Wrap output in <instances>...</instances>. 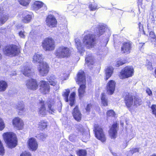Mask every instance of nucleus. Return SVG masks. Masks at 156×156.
I'll list each match as a JSON object with an SVG mask.
<instances>
[{
  "instance_id": "dca6fc26",
  "label": "nucleus",
  "mask_w": 156,
  "mask_h": 156,
  "mask_svg": "<svg viewBox=\"0 0 156 156\" xmlns=\"http://www.w3.org/2000/svg\"><path fill=\"white\" fill-rule=\"evenodd\" d=\"M20 52L19 46L12 44L10 45V57L17 55Z\"/></svg>"
},
{
  "instance_id": "69168bd1",
  "label": "nucleus",
  "mask_w": 156,
  "mask_h": 156,
  "mask_svg": "<svg viewBox=\"0 0 156 156\" xmlns=\"http://www.w3.org/2000/svg\"><path fill=\"white\" fill-rule=\"evenodd\" d=\"M1 44L0 43V48H1Z\"/></svg>"
},
{
  "instance_id": "f8f14e48",
  "label": "nucleus",
  "mask_w": 156,
  "mask_h": 156,
  "mask_svg": "<svg viewBox=\"0 0 156 156\" xmlns=\"http://www.w3.org/2000/svg\"><path fill=\"white\" fill-rule=\"evenodd\" d=\"M28 144L29 149L32 151H36L38 147L36 140L33 138H30L29 139Z\"/></svg>"
},
{
  "instance_id": "cd10ccee",
  "label": "nucleus",
  "mask_w": 156,
  "mask_h": 156,
  "mask_svg": "<svg viewBox=\"0 0 156 156\" xmlns=\"http://www.w3.org/2000/svg\"><path fill=\"white\" fill-rule=\"evenodd\" d=\"M80 85V88L78 89L79 97L80 98L83 97L85 92V89L86 87V84H79Z\"/></svg>"
},
{
  "instance_id": "bb28decb",
  "label": "nucleus",
  "mask_w": 156,
  "mask_h": 156,
  "mask_svg": "<svg viewBox=\"0 0 156 156\" xmlns=\"http://www.w3.org/2000/svg\"><path fill=\"white\" fill-rule=\"evenodd\" d=\"M113 69L112 67H108L105 70V80H108L112 76Z\"/></svg>"
},
{
  "instance_id": "8fccbe9b",
  "label": "nucleus",
  "mask_w": 156,
  "mask_h": 156,
  "mask_svg": "<svg viewBox=\"0 0 156 156\" xmlns=\"http://www.w3.org/2000/svg\"><path fill=\"white\" fill-rule=\"evenodd\" d=\"M89 8L90 9V10L94 11L97 9V5L96 4H90L89 5Z\"/></svg>"
},
{
  "instance_id": "c85d7f7f",
  "label": "nucleus",
  "mask_w": 156,
  "mask_h": 156,
  "mask_svg": "<svg viewBox=\"0 0 156 156\" xmlns=\"http://www.w3.org/2000/svg\"><path fill=\"white\" fill-rule=\"evenodd\" d=\"M26 15L23 17L22 21L24 23H29L31 20L32 18V15L31 13L30 14H27Z\"/></svg>"
},
{
  "instance_id": "473e14b6",
  "label": "nucleus",
  "mask_w": 156,
  "mask_h": 156,
  "mask_svg": "<svg viewBox=\"0 0 156 156\" xmlns=\"http://www.w3.org/2000/svg\"><path fill=\"white\" fill-rule=\"evenodd\" d=\"M23 68L22 70L23 73L26 76H30L31 73L30 69L28 66L24 67Z\"/></svg>"
},
{
  "instance_id": "c9c22d12",
  "label": "nucleus",
  "mask_w": 156,
  "mask_h": 156,
  "mask_svg": "<svg viewBox=\"0 0 156 156\" xmlns=\"http://www.w3.org/2000/svg\"><path fill=\"white\" fill-rule=\"evenodd\" d=\"M76 95V93L73 92L72 93L69 97V105L71 106H73V105L74 104V101L75 99V96Z\"/></svg>"
},
{
  "instance_id": "37998d69",
  "label": "nucleus",
  "mask_w": 156,
  "mask_h": 156,
  "mask_svg": "<svg viewBox=\"0 0 156 156\" xmlns=\"http://www.w3.org/2000/svg\"><path fill=\"white\" fill-rule=\"evenodd\" d=\"M3 51L4 54L7 56L10 55V46L8 45L5 47L3 49Z\"/></svg>"
},
{
  "instance_id": "b1692460",
  "label": "nucleus",
  "mask_w": 156,
  "mask_h": 156,
  "mask_svg": "<svg viewBox=\"0 0 156 156\" xmlns=\"http://www.w3.org/2000/svg\"><path fill=\"white\" fill-rule=\"evenodd\" d=\"M33 62L34 63L40 64V63L43 62L42 55L35 54L33 56Z\"/></svg>"
},
{
  "instance_id": "aec40b11",
  "label": "nucleus",
  "mask_w": 156,
  "mask_h": 156,
  "mask_svg": "<svg viewBox=\"0 0 156 156\" xmlns=\"http://www.w3.org/2000/svg\"><path fill=\"white\" fill-rule=\"evenodd\" d=\"M18 140L16 134L10 132V148L15 147L17 144Z\"/></svg>"
},
{
  "instance_id": "a211bd4d",
  "label": "nucleus",
  "mask_w": 156,
  "mask_h": 156,
  "mask_svg": "<svg viewBox=\"0 0 156 156\" xmlns=\"http://www.w3.org/2000/svg\"><path fill=\"white\" fill-rule=\"evenodd\" d=\"M77 82L78 84H86L85 74L83 71H80L78 73Z\"/></svg>"
},
{
  "instance_id": "6e6552de",
  "label": "nucleus",
  "mask_w": 156,
  "mask_h": 156,
  "mask_svg": "<svg viewBox=\"0 0 156 156\" xmlns=\"http://www.w3.org/2000/svg\"><path fill=\"white\" fill-rule=\"evenodd\" d=\"M12 124L14 127L18 129H22L23 128L24 123L23 120L19 117H15L12 120Z\"/></svg>"
},
{
  "instance_id": "a878e982",
  "label": "nucleus",
  "mask_w": 156,
  "mask_h": 156,
  "mask_svg": "<svg viewBox=\"0 0 156 156\" xmlns=\"http://www.w3.org/2000/svg\"><path fill=\"white\" fill-rule=\"evenodd\" d=\"M3 139L8 147H10V132H6L2 135Z\"/></svg>"
},
{
  "instance_id": "7c9ffc66",
  "label": "nucleus",
  "mask_w": 156,
  "mask_h": 156,
  "mask_svg": "<svg viewBox=\"0 0 156 156\" xmlns=\"http://www.w3.org/2000/svg\"><path fill=\"white\" fill-rule=\"evenodd\" d=\"M107 29L106 26L100 25L97 31V35L99 36L102 34Z\"/></svg>"
},
{
  "instance_id": "603ef678",
  "label": "nucleus",
  "mask_w": 156,
  "mask_h": 156,
  "mask_svg": "<svg viewBox=\"0 0 156 156\" xmlns=\"http://www.w3.org/2000/svg\"><path fill=\"white\" fill-rule=\"evenodd\" d=\"M153 114L155 115L156 117V105H153L151 107Z\"/></svg>"
},
{
  "instance_id": "2eb2a0df",
  "label": "nucleus",
  "mask_w": 156,
  "mask_h": 156,
  "mask_svg": "<svg viewBox=\"0 0 156 156\" xmlns=\"http://www.w3.org/2000/svg\"><path fill=\"white\" fill-rule=\"evenodd\" d=\"M40 86V90L42 93L44 94H46L49 92L50 90L49 86L46 82L41 81Z\"/></svg>"
},
{
  "instance_id": "f03ea898",
  "label": "nucleus",
  "mask_w": 156,
  "mask_h": 156,
  "mask_svg": "<svg viewBox=\"0 0 156 156\" xmlns=\"http://www.w3.org/2000/svg\"><path fill=\"white\" fill-rule=\"evenodd\" d=\"M71 53V51L69 48L62 46L57 49L55 55L58 58H62L68 57Z\"/></svg>"
},
{
  "instance_id": "338daca9",
  "label": "nucleus",
  "mask_w": 156,
  "mask_h": 156,
  "mask_svg": "<svg viewBox=\"0 0 156 156\" xmlns=\"http://www.w3.org/2000/svg\"><path fill=\"white\" fill-rule=\"evenodd\" d=\"M66 80V78H64V79H63V80Z\"/></svg>"
},
{
  "instance_id": "774afa93",
  "label": "nucleus",
  "mask_w": 156,
  "mask_h": 156,
  "mask_svg": "<svg viewBox=\"0 0 156 156\" xmlns=\"http://www.w3.org/2000/svg\"><path fill=\"white\" fill-rule=\"evenodd\" d=\"M71 139V137H69V139Z\"/></svg>"
},
{
  "instance_id": "3c124183",
  "label": "nucleus",
  "mask_w": 156,
  "mask_h": 156,
  "mask_svg": "<svg viewBox=\"0 0 156 156\" xmlns=\"http://www.w3.org/2000/svg\"><path fill=\"white\" fill-rule=\"evenodd\" d=\"M5 124L2 119L0 118V130H2L5 128Z\"/></svg>"
},
{
  "instance_id": "5fc2aeb1",
  "label": "nucleus",
  "mask_w": 156,
  "mask_h": 156,
  "mask_svg": "<svg viewBox=\"0 0 156 156\" xmlns=\"http://www.w3.org/2000/svg\"><path fill=\"white\" fill-rule=\"evenodd\" d=\"M62 103L60 102H59L58 103V104L57 105V109L59 112H60L62 109Z\"/></svg>"
},
{
  "instance_id": "2f4dec72",
  "label": "nucleus",
  "mask_w": 156,
  "mask_h": 156,
  "mask_svg": "<svg viewBox=\"0 0 156 156\" xmlns=\"http://www.w3.org/2000/svg\"><path fill=\"white\" fill-rule=\"evenodd\" d=\"M43 3L42 2L39 1H36L33 5V9L35 10H37L41 8L43 6Z\"/></svg>"
},
{
  "instance_id": "e433bc0d",
  "label": "nucleus",
  "mask_w": 156,
  "mask_h": 156,
  "mask_svg": "<svg viewBox=\"0 0 156 156\" xmlns=\"http://www.w3.org/2000/svg\"><path fill=\"white\" fill-rule=\"evenodd\" d=\"M142 103V100L139 97H135L134 100V105L136 106L141 105Z\"/></svg>"
},
{
  "instance_id": "0eeeda50",
  "label": "nucleus",
  "mask_w": 156,
  "mask_h": 156,
  "mask_svg": "<svg viewBox=\"0 0 156 156\" xmlns=\"http://www.w3.org/2000/svg\"><path fill=\"white\" fill-rule=\"evenodd\" d=\"M46 25L50 27H54L57 24V21L55 16L52 15H48L46 18Z\"/></svg>"
},
{
  "instance_id": "bf43d9fd",
  "label": "nucleus",
  "mask_w": 156,
  "mask_h": 156,
  "mask_svg": "<svg viewBox=\"0 0 156 156\" xmlns=\"http://www.w3.org/2000/svg\"><path fill=\"white\" fill-rule=\"evenodd\" d=\"M146 91L148 94L149 96H151L152 95V92L150 89L148 88H147L146 90Z\"/></svg>"
},
{
  "instance_id": "de8ad7c7",
  "label": "nucleus",
  "mask_w": 156,
  "mask_h": 156,
  "mask_svg": "<svg viewBox=\"0 0 156 156\" xmlns=\"http://www.w3.org/2000/svg\"><path fill=\"white\" fill-rule=\"evenodd\" d=\"M107 115L108 116L115 117V114L113 110H109L107 112Z\"/></svg>"
},
{
  "instance_id": "6ab92c4d",
  "label": "nucleus",
  "mask_w": 156,
  "mask_h": 156,
  "mask_svg": "<svg viewBox=\"0 0 156 156\" xmlns=\"http://www.w3.org/2000/svg\"><path fill=\"white\" fill-rule=\"evenodd\" d=\"M73 115L75 119L77 121H80L81 119V114L79 111L77 106L73 109L72 112Z\"/></svg>"
},
{
  "instance_id": "c756f323",
  "label": "nucleus",
  "mask_w": 156,
  "mask_h": 156,
  "mask_svg": "<svg viewBox=\"0 0 156 156\" xmlns=\"http://www.w3.org/2000/svg\"><path fill=\"white\" fill-rule=\"evenodd\" d=\"M41 103L43 104L41 105V106L39 108L38 113L42 116H44L46 114V110L44 105V101H41Z\"/></svg>"
},
{
  "instance_id": "39448f33",
  "label": "nucleus",
  "mask_w": 156,
  "mask_h": 156,
  "mask_svg": "<svg viewBox=\"0 0 156 156\" xmlns=\"http://www.w3.org/2000/svg\"><path fill=\"white\" fill-rule=\"evenodd\" d=\"M49 67L45 62L40 63L37 66V69L39 74L42 76H46L48 73Z\"/></svg>"
},
{
  "instance_id": "680f3d73",
  "label": "nucleus",
  "mask_w": 156,
  "mask_h": 156,
  "mask_svg": "<svg viewBox=\"0 0 156 156\" xmlns=\"http://www.w3.org/2000/svg\"><path fill=\"white\" fill-rule=\"evenodd\" d=\"M151 156H156V154H154L152 155Z\"/></svg>"
},
{
  "instance_id": "49530a36",
  "label": "nucleus",
  "mask_w": 156,
  "mask_h": 156,
  "mask_svg": "<svg viewBox=\"0 0 156 156\" xmlns=\"http://www.w3.org/2000/svg\"><path fill=\"white\" fill-rule=\"evenodd\" d=\"M20 4L23 6H26L28 5L30 0H19Z\"/></svg>"
},
{
  "instance_id": "c03bdc74",
  "label": "nucleus",
  "mask_w": 156,
  "mask_h": 156,
  "mask_svg": "<svg viewBox=\"0 0 156 156\" xmlns=\"http://www.w3.org/2000/svg\"><path fill=\"white\" fill-rule=\"evenodd\" d=\"M47 136V135L44 133H40L37 135V137L39 140L44 141Z\"/></svg>"
},
{
  "instance_id": "f257e3e1",
  "label": "nucleus",
  "mask_w": 156,
  "mask_h": 156,
  "mask_svg": "<svg viewBox=\"0 0 156 156\" xmlns=\"http://www.w3.org/2000/svg\"><path fill=\"white\" fill-rule=\"evenodd\" d=\"M83 44L87 48H93L96 44L95 37L94 34H89L84 36L83 39Z\"/></svg>"
},
{
  "instance_id": "f3484780",
  "label": "nucleus",
  "mask_w": 156,
  "mask_h": 156,
  "mask_svg": "<svg viewBox=\"0 0 156 156\" xmlns=\"http://www.w3.org/2000/svg\"><path fill=\"white\" fill-rule=\"evenodd\" d=\"M125 101L126 105L128 108L131 107L134 104L133 96L129 93L126 94L125 98Z\"/></svg>"
},
{
  "instance_id": "4c0bfd02",
  "label": "nucleus",
  "mask_w": 156,
  "mask_h": 156,
  "mask_svg": "<svg viewBox=\"0 0 156 156\" xmlns=\"http://www.w3.org/2000/svg\"><path fill=\"white\" fill-rule=\"evenodd\" d=\"M101 104L104 106H107L108 102L107 99L105 98V93H103L101 94Z\"/></svg>"
},
{
  "instance_id": "4468645a",
  "label": "nucleus",
  "mask_w": 156,
  "mask_h": 156,
  "mask_svg": "<svg viewBox=\"0 0 156 156\" xmlns=\"http://www.w3.org/2000/svg\"><path fill=\"white\" fill-rule=\"evenodd\" d=\"M115 83L113 80H111L107 83L106 89L108 94L110 95L113 94L115 88Z\"/></svg>"
},
{
  "instance_id": "f704fd0d",
  "label": "nucleus",
  "mask_w": 156,
  "mask_h": 156,
  "mask_svg": "<svg viewBox=\"0 0 156 156\" xmlns=\"http://www.w3.org/2000/svg\"><path fill=\"white\" fill-rule=\"evenodd\" d=\"M3 10L0 8V26L4 23L8 18L6 16H3Z\"/></svg>"
},
{
  "instance_id": "393cba45",
  "label": "nucleus",
  "mask_w": 156,
  "mask_h": 156,
  "mask_svg": "<svg viewBox=\"0 0 156 156\" xmlns=\"http://www.w3.org/2000/svg\"><path fill=\"white\" fill-rule=\"evenodd\" d=\"M16 108L19 113H22L24 112L25 106L23 101H20L16 105Z\"/></svg>"
},
{
  "instance_id": "20e7f679",
  "label": "nucleus",
  "mask_w": 156,
  "mask_h": 156,
  "mask_svg": "<svg viewBox=\"0 0 156 156\" xmlns=\"http://www.w3.org/2000/svg\"><path fill=\"white\" fill-rule=\"evenodd\" d=\"M94 131L96 137L102 142H104L106 140V137L102 128L97 125H94Z\"/></svg>"
},
{
  "instance_id": "72a5a7b5",
  "label": "nucleus",
  "mask_w": 156,
  "mask_h": 156,
  "mask_svg": "<svg viewBox=\"0 0 156 156\" xmlns=\"http://www.w3.org/2000/svg\"><path fill=\"white\" fill-rule=\"evenodd\" d=\"M55 77L51 76L48 77V80L50 84L53 86H56L58 85L57 81L55 80Z\"/></svg>"
},
{
  "instance_id": "a19ab883",
  "label": "nucleus",
  "mask_w": 156,
  "mask_h": 156,
  "mask_svg": "<svg viewBox=\"0 0 156 156\" xmlns=\"http://www.w3.org/2000/svg\"><path fill=\"white\" fill-rule=\"evenodd\" d=\"M70 93V90L69 89L65 90L63 92L62 95L65 97V101L66 102L68 101V97Z\"/></svg>"
},
{
  "instance_id": "6e6d98bb",
  "label": "nucleus",
  "mask_w": 156,
  "mask_h": 156,
  "mask_svg": "<svg viewBox=\"0 0 156 156\" xmlns=\"http://www.w3.org/2000/svg\"><path fill=\"white\" fill-rule=\"evenodd\" d=\"M19 35L21 38H25V35L24 34V32L20 31L19 33Z\"/></svg>"
},
{
  "instance_id": "13d9d810",
  "label": "nucleus",
  "mask_w": 156,
  "mask_h": 156,
  "mask_svg": "<svg viewBox=\"0 0 156 156\" xmlns=\"http://www.w3.org/2000/svg\"><path fill=\"white\" fill-rule=\"evenodd\" d=\"M139 148H134L132 150H131L130 151L131 152V153L133 154L134 153L136 152H139Z\"/></svg>"
},
{
  "instance_id": "1a4fd4ad",
  "label": "nucleus",
  "mask_w": 156,
  "mask_h": 156,
  "mask_svg": "<svg viewBox=\"0 0 156 156\" xmlns=\"http://www.w3.org/2000/svg\"><path fill=\"white\" fill-rule=\"evenodd\" d=\"M38 85L36 80L32 79L27 80L26 83L27 87L32 90H35L37 89Z\"/></svg>"
},
{
  "instance_id": "412c9836",
  "label": "nucleus",
  "mask_w": 156,
  "mask_h": 156,
  "mask_svg": "<svg viewBox=\"0 0 156 156\" xmlns=\"http://www.w3.org/2000/svg\"><path fill=\"white\" fill-rule=\"evenodd\" d=\"M117 124H114L112 126L111 128L109 130V134L110 137L112 138H116L117 133Z\"/></svg>"
},
{
  "instance_id": "e2e57ef3",
  "label": "nucleus",
  "mask_w": 156,
  "mask_h": 156,
  "mask_svg": "<svg viewBox=\"0 0 156 156\" xmlns=\"http://www.w3.org/2000/svg\"><path fill=\"white\" fill-rule=\"evenodd\" d=\"M69 156H73V155L70 154L69 155Z\"/></svg>"
},
{
  "instance_id": "7ed1b4c3",
  "label": "nucleus",
  "mask_w": 156,
  "mask_h": 156,
  "mask_svg": "<svg viewBox=\"0 0 156 156\" xmlns=\"http://www.w3.org/2000/svg\"><path fill=\"white\" fill-rule=\"evenodd\" d=\"M43 48L45 51L53 50L55 48L54 40L51 38H46L42 42Z\"/></svg>"
},
{
  "instance_id": "79ce46f5",
  "label": "nucleus",
  "mask_w": 156,
  "mask_h": 156,
  "mask_svg": "<svg viewBox=\"0 0 156 156\" xmlns=\"http://www.w3.org/2000/svg\"><path fill=\"white\" fill-rule=\"evenodd\" d=\"M47 126V122L43 121H41L39 123V127L41 130L45 129Z\"/></svg>"
},
{
  "instance_id": "ea45409f",
  "label": "nucleus",
  "mask_w": 156,
  "mask_h": 156,
  "mask_svg": "<svg viewBox=\"0 0 156 156\" xmlns=\"http://www.w3.org/2000/svg\"><path fill=\"white\" fill-rule=\"evenodd\" d=\"M7 87V83L4 81H0V91H4Z\"/></svg>"
},
{
  "instance_id": "ddd939ff",
  "label": "nucleus",
  "mask_w": 156,
  "mask_h": 156,
  "mask_svg": "<svg viewBox=\"0 0 156 156\" xmlns=\"http://www.w3.org/2000/svg\"><path fill=\"white\" fill-rule=\"evenodd\" d=\"M76 130L80 134L83 135V137L85 139H88L89 137V135L88 132H86L83 126L80 124H76L75 125Z\"/></svg>"
},
{
  "instance_id": "58836bf2",
  "label": "nucleus",
  "mask_w": 156,
  "mask_h": 156,
  "mask_svg": "<svg viewBox=\"0 0 156 156\" xmlns=\"http://www.w3.org/2000/svg\"><path fill=\"white\" fill-rule=\"evenodd\" d=\"M76 152L78 156H86L87 155V151L85 150H79Z\"/></svg>"
},
{
  "instance_id": "4be33fe9",
  "label": "nucleus",
  "mask_w": 156,
  "mask_h": 156,
  "mask_svg": "<svg viewBox=\"0 0 156 156\" xmlns=\"http://www.w3.org/2000/svg\"><path fill=\"white\" fill-rule=\"evenodd\" d=\"M75 43L76 47L78 51L81 54L84 51L85 49L83 45L81 43L79 39L76 38L75 39Z\"/></svg>"
},
{
  "instance_id": "9b49d317",
  "label": "nucleus",
  "mask_w": 156,
  "mask_h": 156,
  "mask_svg": "<svg viewBox=\"0 0 156 156\" xmlns=\"http://www.w3.org/2000/svg\"><path fill=\"white\" fill-rule=\"evenodd\" d=\"M46 105L48 107V111L50 114L55 113L56 109L55 105V101L51 99L47 101Z\"/></svg>"
},
{
  "instance_id": "864d4df0",
  "label": "nucleus",
  "mask_w": 156,
  "mask_h": 156,
  "mask_svg": "<svg viewBox=\"0 0 156 156\" xmlns=\"http://www.w3.org/2000/svg\"><path fill=\"white\" fill-rule=\"evenodd\" d=\"M20 156H31V155L29 152L25 151L22 153Z\"/></svg>"
},
{
  "instance_id": "423d86ee",
  "label": "nucleus",
  "mask_w": 156,
  "mask_h": 156,
  "mask_svg": "<svg viewBox=\"0 0 156 156\" xmlns=\"http://www.w3.org/2000/svg\"><path fill=\"white\" fill-rule=\"evenodd\" d=\"M133 69L129 66H127L122 69L120 73L119 77L121 79L127 78L132 76Z\"/></svg>"
},
{
  "instance_id": "4d7b16f0",
  "label": "nucleus",
  "mask_w": 156,
  "mask_h": 156,
  "mask_svg": "<svg viewBox=\"0 0 156 156\" xmlns=\"http://www.w3.org/2000/svg\"><path fill=\"white\" fill-rule=\"evenodd\" d=\"M92 105L91 104H88L87 105V106L86 108V110L87 112H88L90 111V109Z\"/></svg>"
},
{
  "instance_id": "0e129e2a",
  "label": "nucleus",
  "mask_w": 156,
  "mask_h": 156,
  "mask_svg": "<svg viewBox=\"0 0 156 156\" xmlns=\"http://www.w3.org/2000/svg\"><path fill=\"white\" fill-rule=\"evenodd\" d=\"M121 125H122V126H123V123H121Z\"/></svg>"
},
{
  "instance_id": "9d476101",
  "label": "nucleus",
  "mask_w": 156,
  "mask_h": 156,
  "mask_svg": "<svg viewBox=\"0 0 156 156\" xmlns=\"http://www.w3.org/2000/svg\"><path fill=\"white\" fill-rule=\"evenodd\" d=\"M132 43L130 42L127 41L123 43L121 47V51L122 53L128 54L130 52L132 48Z\"/></svg>"
},
{
  "instance_id": "09e8293b",
  "label": "nucleus",
  "mask_w": 156,
  "mask_h": 156,
  "mask_svg": "<svg viewBox=\"0 0 156 156\" xmlns=\"http://www.w3.org/2000/svg\"><path fill=\"white\" fill-rule=\"evenodd\" d=\"M125 63V62L122 60H119L117 61L115 64V66L116 67H118L122 65Z\"/></svg>"
},
{
  "instance_id": "052dcab7",
  "label": "nucleus",
  "mask_w": 156,
  "mask_h": 156,
  "mask_svg": "<svg viewBox=\"0 0 156 156\" xmlns=\"http://www.w3.org/2000/svg\"><path fill=\"white\" fill-rule=\"evenodd\" d=\"M16 74V73L15 71H12L11 73V74H10V75H12V76H14Z\"/></svg>"
},
{
  "instance_id": "5701e85b",
  "label": "nucleus",
  "mask_w": 156,
  "mask_h": 156,
  "mask_svg": "<svg viewBox=\"0 0 156 156\" xmlns=\"http://www.w3.org/2000/svg\"><path fill=\"white\" fill-rule=\"evenodd\" d=\"M94 58L91 54H89L85 58L86 65L88 67H90L91 65L94 63Z\"/></svg>"
},
{
  "instance_id": "a18cd8bd",
  "label": "nucleus",
  "mask_w": 156,
  "mask_h": 156,
  "mask_svg": "<svg viewBox=\"0 0 156 156\" xmlns=\"http://www.w3.org/2000/svg\"><path fill=\"white\" fill-rule=\"evenodd\" d=\"M150 39H151V41L152 42H155L156 41V39H155V35L154 34V32L151 31L149 34Z\"/></svg>"
}]
</instances>
